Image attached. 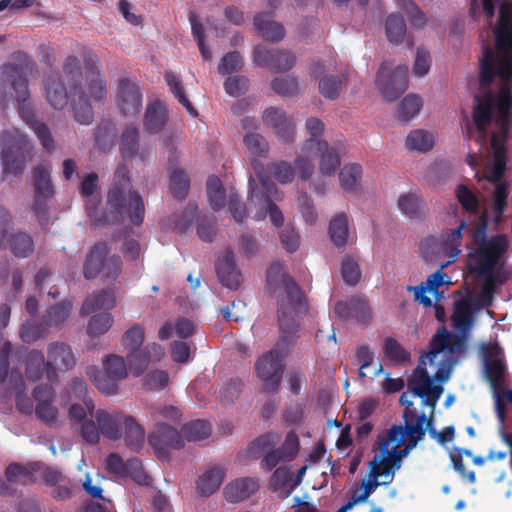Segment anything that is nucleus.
I'll list each match as a JSON object with an SVG mask.
<instances>
[{"label":"nucleus","mask_w":512,"mask_h":512,"mask_svg":"<svg viewBox=\"0 0 512 512\" xmlns=\"http://www.w3.org/2000/svg\"><path fill=\"white\" fill-rule=\"evenodd\" d=\"M116 106L124 117H135L142 109L143 95L138 84L130 78H120L116 88Z\"/></svg>","instance_id":"nucleus-13"},{"label":"nucleus","mask_w":512,"mask_h":512,"mask_svg":"<svg viewBox=\"0 0 512 512\" xmlns=\"http://www.w3.org/2000/svg\"><path fill=\"white\" fill-rule=\"evenodd\" d=\"M482 281L481 290L475 299L477 308H487L492 305L494 293L498 286L505 284L510 276H475Z\"/></svg>","instance_id":"nucleus-34"},{"label":"nucleus","mask_w":512,"mask_h":512,"mask_svg":"<svg viewBox=\"0 0 512 512\" xmlns=\"http://www.w3.org/2000/svg\"><path fill=\"white\" fill-rule=\"evenodd\" d=\"M109 248L105 242L96 243L87 254L83 274L88 280L96 278L102 271Z\"/></svg>","instance_id":"nucleus-32"},{"label":"nucleus","mask_w":512,"mask_h":512,"mask_svg":"<svg viewBox=\"0 0 512 512\" xmlns=\"http://www.w3.org/2000/svg\"><path fill=\"white\" fill-rule=\"evenodd\" d=\"M329 236L338 247H344L348 238V218L345 213L337 214L329 224Z\"/></svg>","instance_id":"nucleus-43"},{"label":"nucleus","mask_w":512,"mask_h":512,"mask_svg":"<svg viewBox=\"0 0 512 512\" xmlns=\"http://www.w3.org/2000/svg\"><path fill=\"white\" fill-rule=\"evenodd\" d=\"M157 457L164 461L169 459L168 448L179 450L184 447V437L173 426L158 422L154 431L148 437Z\"/></svg>","instance_id":"nucleus-14"},{"label":"nucleus","mask_w":512,"mask_h":512,"mask_svg":"<svg viewBox=\"0 0 512 512\" xmlns=\"http://www.w3.org/2000/svg\"><path fill=\"white\" fill-rule=\"evenodd\" d=\"M37 67L36 62L25 52L12 54L11 60L0 67L1 82L13 89L21 119L30 126L43 148L52 153L55 143L49 127L37 120L30 102L28 75Z\"/></svg>","instance_id":"nucleus-4"},{"label":"nucleus","mask_w":512,"mask_h":512,"mask_svg":"<svg viewBox=\"0 0 512 512\" xmlns=\"http://www.w3.org/2000/svg\"><path fill=\"white\" fill-rule=\"evenodd\" d=\"M184 437L189 442L200 441L210 436L211 425L205 420H195L182 427Z\"/></svg>","instance_id":"nucleus-54"},{"label":"nucleus","mask_w":512,"mask_h":512,"mask_svg":"<svg viewBox=\"0 0 512 512\" xmlns=\"http://www.w3.org/2000/svg\"><path fill=\"white\" fill-rule=\"evenodd\" d=\"M255 370L263 381V390L268 393H276L284 370L283 355L279 347L276 346L260 357L255 364Z\"/></svg>","instance_id":"nucleus-12"},{"label":"nucleus","mask_w":512,"mask_h":512,"mask_svg":"<svg viewBox=\"0 0 512 512\" xmlns=\"http://www.w3.org/2000/svg\"><path fill=\"white\" fill-rule=\"evenodd\" d=\"M385 31L390 43L396 45L402 43L407 32V26L404 18L399 14H390L385 22Z\"/></svg>","instance_id":"nucleus-42"},{"label":"nucleus","mask_w":512,"mask_h":512,"mask_svg":"<svg viewBox=\"0 0 512 512\" xmlns=\"http://www.w3.org/2000/svg\"><path fill=\"white\" fill-rule=\"evenodd\" d=\"M410 396L411 395L408 392H403L399 399L400 404L405 407L403 413L404 425H402V430H408L411 426L421 425L425 435L427 429H430L433 425V414H431L430 418H427L424 412L419 413L417 408L414 406L413 401L410 400Z\"/></svg>","instance_id":"nucleus-28"},{"label":"nucleus","mask_w":512,"mask_h":512,"mask_svg":"<svg viewBox=\"0 0 512 512\" xmlns=\"http://www.w3.org/2000/svg\"><path fill=\"white\" fill-rule=\"evenodd\" d=\"M270 485L274 491H280L282 498H286L299 485V480L293 481L291 472L286 467H279L272 474Z\"/></svg>","instance_id":"nucleus-38"},{"label":"nucleus","mask_w":512,"mask_h":512,"mask_svg":"<svg viewBox=\"0 0 512 512\" xmlns=\"http://www.w3.org/2000/svg\"><path fill=\"white\" fill-rule=\"evenodd\" d=\"M120 153L125 160L136 156L141 161H146L150 155V150L146 147L140 148L139 128L135 124L126 125L120 136Z\"/></svg>","instance_id":"nucleus-22"},{"label":"nucleus","mask_w":512,"mask_h":512,"mask_svg":"<svg viewBox=\"0 0 512 512\" xmlns=\"http://www.w3.org/2000/svg\"><path fill=\"white\" fill-rule=\"evenodd\" d=\"M96 57L90 55L85 58V65L87 69V83L85 91L88 101L93 100L95 102H103L107 97V82L103 71L98 67L96 63Z\"/></svg>","instance_id":"nucleus-18"},{"label":"nucleus","mask_w":512,"mask_h":512,"mask_svg":"<svg viewBox=\"0 0 512 512\" xmlns=\"http://www.w3.org/2000/svg\"><path fill=\"white\" fill-rule=\"evenodd\" d=\"M163 355L164 350L158 344H152L145 349L130 351L127 354L129 370L134 376H140L146 370L150 360L159 361Z\"/></svg>","instance_id":"nucleus-27"},{"label":"nucleus","mask_w":512,"mask_h":512,"mask_svg":"<svg viewBox=\"0 0 512 512\" xmlns=\"http://www.w3.org/2000/svg\"><path fill=\"white\" fill-rule=\"evenodd\" d=\"M33 182L34 200L32 210L43 227L48 223V201L54 196L55 192L48 165L40 164L34 168Z\"/></svg>","instance_id":"nucleus-10"},{"label":"nucleus","mask_w":512,"mask_h":512,"mask_svg":"<svg viewBox=\"0 0 512 512\" xmlns=\"http://www.w3.org/2000/svg\"><path fill=\"white\" fill-rule=\"evenodd\" d=\"M168 121V111L160 101L149 103L143 120L145 130L150 134L160 133Z\"/></svg>","instance_id":"nucleus-33"},{"label":"nucleus","mask_w":512,"mask_h":512,"mask_svg":"<svg viewBox=\"0 0 512 512\" xmlns=\"http://www.w3.org/2000/svg\"><path fill=\"white\" fill-rule=\"evenodd\" d=\"M302 151L314 154L319 159L320 177L311 182V188L319 194H324L328 185L326 178L333 176L340 167V154L344 151L343 145L331 146L325 140L308 139L305 141Z\"/></svg>","instance_id":"nucleus-7"},{"label":"nucleus","mask_w":512,"mask_h":512,"mask_svg":"<svg viewBox=\"0 0 512 512\" xmlns=\"http://www.w3.org/2000/svg\"><path fill=\"white\" fill-rule=\"evenodd\" d=\"M104 372L117 380L127 376V368L124 359L118 355H110L103 361Z\"/></svg>","instance_id":"nucleus-62"},{"label":"nucleus","mask_w":512,"mask_h":512,"mask_svg":"<svg viewBox=\"0 0 512 512\" xmlns=\"http://www.w3.org/2000/svg\"><path fill=\"white\" fill-rule=\"evenodd\" d=\"M164 79L171 93L175 96V98H177L179 103L186 109V111L193 117L197 116L198 112L186 96L180 79L171 72H166Z\"/></svg>","instance_id":"nucleus-45"},{"label":"nucleus","mask_w":512,"mask_h":512,"mask_svg":"<svg viewBox=\"0 0 512 512\" xmlns=\"http://www.w3.org/2000/svg\"><path fill=\"white\" fill-rule=\"evenodd\" d=\"M226 476V469L213 466L204 471L196 480L197 493L205 498L213 495L221 486Z\"/></svg>","instance_id":"nucleus-30"},{"label":"nucleus","mask_w":512,"mask_h":512,"mask_svg":"<svg viewBox=\"0 0 512 512\" xmlns=\"http://www.w3.org/2000/svg\"><path fill=\"white\" fill-rule=\"evenodd\" d=\"M279 437L275 434H264L256 438L250 447L251 454L258 458L260 454H265L261 466L266 471L273 470L280 462H284V457L278 449L273 447L278 443Z\"/></svg>","instance_id":"nucleus-17"},{"label":"nucleus","mask_w":512,"mask_h":512,"mask_svg":"<svg viewBox=\"0 0 512 512\" xmlns=\"http://www.w3.org/2000/svg\"><path fill=\"white\" fill-rule=\"evenodd\" d=\"M207 197L213 210L219 211L225 206V188L217 176H210L206 183Z\"/></svg>","instance_id":"nucleus-50"},{"label":"nucleus","mask_w":512,"mask_h":512,"mask_svg":"<svg viewBox=\"0 0 512 512\" xmlns=\"http://www.w3.org/2000/svg\"><path fill=\"white\" fill-rule=\"evenodd\" d=\"M128 415L120 412H107L98 410L95 418L102 435L111 440H117L121 437V427L124 425Z\"/></svg>","instance_id":"nucleus-29"},{"label":"nucleus","mask_w":512,"mask_h":512,"mask_svg":"<svg viewBox=\"0 0 512 512\" xmlns=\"http://www.w3.org/2000/svg\"><path fill=\"white\" fill-rule=\"evenodd\" d=\"M503 98L504 99L501 100L500 106H494V109L496 110L494 117L496 130L491 136L493 165L489 172L484 176L488 182L495 184V189L492 195V209L494 212H499L500 214H504L507 208L508 185L505 182H501V179L506 170V142L511 125V107H509V97L504 96Z\"/></svg>","instance_id":"nucleus-6"},{"label":"nucleus","mask_w":512,"mask_h":512,"mask_svg":"<svg viewBox=\"0 0 512 512\" xmlns=\"http://www.w3.org/2000/svg\"><path fill=\"white\" fill-rule=\"evenodd\" d=\"M455 195L465 211L471 214L478 211L479 199L466 185L459 184L455 190Z\"/></svg>","instance_id":"nucleus-60"},{"label":"nucleus","mask_w":512,"mask_h":512,"mask_svg":"<svg viewBox=\"0 0 512 512\" xmlns=\"http://www.w3.org/2000/svg\"><path fill=\"white\" fill-rule=\"evenodd\" d=\"M123 426L125 429V445L132 450H139L144 443V429L136 422L135 418L132 416H127Z\"/></svg>","instance_id":"nucleus-40"},{"label":"nucleus","mask_w":512,"mask_h":512,"mask_svg":"<svg viewBox=\"0 0 512 512\" xmlns=\"http://www.w3.org/2000/svg\"><path fill=\"white\" fill-rule=\"evenodd\" d=\"M488 218L483 212L478 220L470 225L465 221L453 228L445 230L441 235V248L452 261L461 253L462 231L465 229L469 235L466 244L467 259L466 270L472 276H510L503 269L504 257L509 248V239L506 234L487 236Z\"/></svg>","instance_id":"nucleus-3"},{"label":"nucleus","mask_w":512,"mask_h":512,"mask_svg":"<svg viewBox=\"0 0 512 512\" xmlns=\"http://www.w3.org/2000/svg\"><path fill=\"white\" fill-rule=\"evenodd\" d=\"M5 476L8 482L21 485H29L35 483L36 478L33 473V468L26 467L19 463L10 464L5 471Z\"/></svg>","instance_id":"nucleus-47"},{"label":"nucleus","mask_w":512,"mask_h":512,"mask_svg":"<svg viewBox=\"0 0 512 512\" xmlns=\"http://www.w3.org/2000/svg\"><path fill=\"white\" fill-rule=\"evenodd\" d=\"M215 269L218 279L223 286L232 290L238 289L242 282V275L236 267L232 249L227 248L217 258Z\"/></svg>","instance_id":"nucleus-24"},{"label":"nucleus","mask_w":512,"mask_h":512,"mask_svg":"<svg viewBox=\"0 0 512 512\" xmlns=\"http://www.w3.org/2000/svg\"><path fill=\"white\" fill-rule=\"evenodd\" d=\"M259 489V481L255 477L236 478L223 488L224 499L229 503H240L249 499Z\"/></svg>","instance_id":"nucleus-25"},{"label":"nucleus","mask_w":512,"mask_h":512,"mask_svg":"<svg viewBox=\"0 0 512 512\" xmlns=\"http://www.w3.org/2000/svg\"><path fill=\"white\" fill-rule=\"evenodd\" d=\"M72 310V303L69 301H62L46 310L43 315V321L50 327H59L63 325Z\"/></svg>","instance_id":"nucleus-44"},{"label":"nucleus","mask_w":512,"mask_h":512,"mask_svg":"<svg viewBox=\"0 0 512 512\" xmlns=\"http://www.w3.org/2000/svg\"><path fill=\"white\" fill-rule=\"evenodd\" d=\"M1 165L4 175H21L31 147L27 138L18 131H4L0 136Z\"/></svg>","instance_id":"nucleus-9"},{"label":"nucleus","mask_w":512,"mask_h":512,"mask_svg":"<svg viewBox=\"0 0 512 512\" xmlns=\"http://www.w3.org/2000/svg\"><path fill=\"white\" fill-rule=\"evenodd\" d=\"M256 173L264 190L261 199L263 200V204L266 206V213L269 215L270 220L276 227H281L284 222V217L274 201L281 200L282 193L268 176L259 171Z\"/></svg>","instance_id":"nucleus-20"},{"label":"nucleus","mask_w":512,"mask_h":512,"mask_svg":"<svg viewBox=\"0 0 512 512\" xmlns=\"http://www.w3.org/2000/svg\"><path fill=\"white\" fill-rule=\"evenodd\" d=\"M44 96L55 110H62L68 104V92L59 73H50L44 80Z\"/></svg>","instance_id":"nucleus-26"},{"label":"nucleus","mask_w":512,"mask_h":512,"mask_svg":"<svg viewBox=\"0 0 512 512\" xmlns=\"http://www.w3.org/2000/svg\"><path fill=\"white\" fill-rule=\"evenodd\" d=\"M63 71L70 82V103L74 120L81 125H89L94 113L79 78L82 75L80 60L76 56H68L63 63Z\"/></svg>","instance_id":"nucleus-8"},{"label":"nucleus","mask_w":512,"mask_h":512,"mask_svg":"<svg viewBox=\"0 0 512 512\" xmlns=\"http://www.w3.org/2000/svg\"><path fill=\"white\" fill-rule=\"evenodd\" d=\"M87 374L102 394L107 396L117 394L119 380L94 367L89 368Z\"/></svg>","instance_id":"nucleus-46"},{"label":"nucleus","mask_w":512,"mask_h":512,"mask_svg":"<svg viewBox=\"0 0 512 512\" xmlns=\"http://www.w3.org/2000/svg\"><path fill=\"white\" fill-rule=\"evenodd\" d=\"M49 326L42 320L40 323L26 321L20 328V337L25 343H34L48 334Z\"/></svg>","instance_id":"nucleus-55"},{"label":"nucleus","mask_w":512,"mask_h":512,"mask_svg":"<svg viewBox=\"0 0 512 512\" xmlns=\"http://www.w3.org/2000/svg\"><path fill=\"white\" fill-rule=\"evenodd\" d=\"M271 88L280 96H293L298 93V82L294 77H276Z\"/></svg>","instance_id":"nucleus-64"},{"label":"nucleus","mask_w":512,"mask_h":512,"mask_svg":"<svg viewBox=\"0 0 512 512\" xmlns=\"http://www.w3.org/2000/svg\"><path fill=\"white\" fill-rule=\"evenodd\" d=\"M26 376L31 381L40 380L44 374L50 382L58 381V374L56 367L50 360L45 361L42 351L33 349L26 357Z\"/></svg>","instance_id":"nucleus-21"},{"label":"nucleus","mask_w":512,"mask_h":512,"mask_svg":"<svg viewBox=\"0 0 512 512\" xmlns=\"http://www.w3.org/2000/svg\"><path fill=\"white\" fill-rule=\"evenodd\" d=\"M113 323V317L109 312L99 313L91 317L87 326L90 337H99L105 334Z\"/></svg>","instance_id":"nucleus-58"},{"label":"nucleus","mask_w":512,"mask_h":512,"mask_svg":"<svg viewBox=\"0 0 512 512\" xmlns=\"http://www.w3.org/2000/svg\"><path fill=\"white\" fill-rule=\"evenodd\" d=\"M423 438L424 433L421 425L411 426L408 430H402V425L394 424L388 430V442L396 444L398 453L402 458L406 457Z\"/></svg>","instance_id":"nucleus-19"},{"label":"nucleus","mask_w":512,"mask_h":512,"mask_svg":"<svg viewBox=\"0 0 512 512\" xmlns=\"http://www.w3.org/2000/svg\"><path fill=\"white\" fill-rule=\"evenodd\" d=\"M362 176V167L352 163L345 165L339 172V183L343 190L354 191Z\"/></svg>","instance_id":"nucleus-52"},{"label":"nucleus","mask_w":512,"mask_h":512,"mask_svg":"<svg viewBox=\"0 0 512 512\" xmlns=\"http://www.w3.org/2000/svg\"><path fill=\"white\" fill-rule=\"evenodd\" d=\"M495 350L496 348L488 349L485 354L484 368L491 387L496 390L502 385L505 365L501 359L494 357Z\"/></svg>","instance_id":"nucleus-37"},{"label":"nucleus","mask_w":512,"mask_h":512,"mask_svg":"<svg viewBox=\"0 0 512 512\" xmlns=\"http://www.w3.org/2000/svg\"><path fill=\"white\" fill-rule=\"evenodd\" d=\"M335 315L343 321L354 320L367 325L372 319V310L366 297L353 296L344 301H338L334 306Z\"/></svg>","instance_id":"nucleus-16"},{"label":"nucleus","mask_w":512,"mask_h":512,"mask_svg":"<svg viewBox=\"0 0 512 512\" xmlns=\"http://www.w3.org/2000/svg\"><path fill=\"white\" fill-rule=\"evenodd\" d=\"M278 321L281 331V339L276 346L280 347L281 345H289L296 337L298 323L293 316H290L285 312V308L283 306L278 310Z\"/></svg>","instance_id":"nucleus-39"},{"label":"nucleus","mask_w":512,"mask_h":512,"mask_svg":"<svg viewBox=\"0 0 512 512\" xmlns=\"http://www.w3.org/2000/svg\"><path fill=\"white\" fill-rule=\"evenodd\" d=\"M190 187V179L185 171L181 169H172L170 171V191L173 197L184 199Z\"/></svg>","instance_id":"nucleus-53"},{"label":"nucleus","mask_w":512,"mask_h":512,"mask_svg":"<svg viewBox=\"0 0 512 512\" xmlns=\"http://www.w3.org/2000/svg\"><path fill=\"white\" fill-rule=\"evenodd\" d=\"M106 204L109 213L99 210L96 206H87V214L95 225L118 223L125 215L134 226H140L144 221V200L132 189L129 171L124 165L118 166L114 173Z\"/></svg>","instance_id":"nucleus-5"},{"label":"nucleus","mask_w":512,"mask_h":512,"mask_svg":"<svg viewBox=\"0 0 512 512\" xmlns=\"http://www.w3.org/2000/svg\"><path fill=\"white\" fill-rule=\"evenodd\" d=\"M389 62L382 63L376 77V86L387 101L399 98L408 88V67L397 66L388 73Z\"/></svg>","instance_id":"nucleus-11"},{"label":"nucleus","mask_w":512,"mask_h":512,"mask_svg":"<svg viewBox=\"0 0 512 512\" xmlns=\"http://www.w3.org/2000/svg\"><path fill=\"white\" fill-rule=\"evenodd\" d=\"M390 459L386 454L375 455L373 460L370 461V476L372 478H378L380 476L389 477V480L383 482V484H389L392 482L394 475L393 469L390 465Z\"/></svg>","instance_id":"nucleus-59"},{"label":"nucleus","mask_w":512,"mask_h":512,"mask_svg":"<svg viewBox=\"0 0 512 512\" xmlns=\"http://www.w3.org/2000/svg\"><path fill=\"white\" fill-rule=\"evenodd\" d=\"M434 146V138L432 134L425 130H414L410 132L406 138V147L409 150L419 152L430 151Z\"/></svg>","instance_id":"nucleus-51"},{"label":"nucleus","mask_w":512,"mask_h":512,"mask_svg":"<svg viewBox=\"0 0 512 512\" xmlns=\"http://www.w3.org/2000/svg\"><path fill=\"white\" fill-rule=\"evenodd\" d=\"M463 336L440 327L429 342V350L419 358L418 366L407 379L413 397L421 398V405L434 414L438 400L443 394L442 383L449 380L457 356L466 352Z\"/></svg>","instance_id":"nucleus-2"},{"label":"nucleus","mask_w":512,"mask_h":512,"mask_svg":"<svg viewBox=\"0 0 512 512\" xmlns=\"http://www.w3.org/2000/svg\"><path fill=\"white\" fill-rule=\"evenodd\" d=\"M268 169L274 178L281 184L292 182L295 176L294 167L286 161L272 163Z\"/></svg>","instance_id":"nucleus-63"},{"label":"nucleus","mask_w":512,"mask_h":512,"mask_svg":"<svg viewBox=\"0 0 512 512\" xmlns=\"http://www.w3.org/2000/svg\"><path fill=\"white\" fill-rule=\"evenodd\" d=\"M283 286L286 290L289 304L293 310L296 312L304 310V295L294 279L291 276H284Z\"/></svg>","instance_id":"nucleus-57"},{"label":"nucleus","mask_w":512,"mask_h":512,"mask_svg":"<svg viewBox=\"0 0 512 512\" xmlns=\"http://www.w3.org/2000/svg\"><path fill=\"white\" fill-rule=\"evenodd\" d=\"M343 80L338 76H324L319 81L320 94L329 100L338 98L342 89Z\"/></svg>","instance_id":"nucleus-61"},{"label":"nucleus","mask_w":512,"mask_h":512,"mask_svg":"<svg viewBox=\"0 0 512 512\" xmlns=\"http://www.w3.org/2000/svg\"><path fill=\"white\" fill-rule=\"evenodd\" d=\"M495 47L482 45L479 60V85L488 89L495 78L501 85L497 93L488 91L483 96L475 95L473 123L480 142L487 137V128L492 122L494 106H500L504 96L512 106V1H504L499 9L498 23L494 29Z\"/></svg>","instance_id":"nucleus-1"},{"label":"nucleus","mask_w":512,"mask_h":512,"mask_svg":"<svg viewBox=\"0 0 512 512\" xmlns=\"http://www.w3.org/2000/svg\"><path fill=\"white\" fill-rule=\"evenodd\" d=\"M115 295L111 290H101L88 296L81 307V314L89 315L97 310H109L115 306Z\"/></svg>","instance_id":"nucleus-36"},{"label":"nucleus","mask_w":512,"mask_h":512,"mask_svg":"<svg viewBox=\"0 0 512 512\" xmlns=\"http://www.w3.org/2000/svg\"><path fill=\"white\" fill-rule=\"evenodd\" d=\"M385 357L395 364H405L410 361L411 354L396 339L387 337L383 343Z\"/></svg>","instance_id":"nucleus-49"},{"label":"nucleus","mask_w":512,"mask_h":512,"mask_svg":"<svg viewBox=\"0 0 512 512\" xmlns=\"http://www.w3.org/2000/svg\"><path fill=\"white\" fill-rule=\"evenodd\" d=\"M263 123L272 127L278 138L285 143L292 142L295 135V124L291 118H288L286 113L275 107L267 108L262 116Z\"/></svg>","instance_id":"nucleus-23"},{"label":"nucleus","mask_w":512,"mask_h":512,"mask_svg":"<svg viewBox=\"0 0 512 512\" xmlns=\"http://www.w3.org/2000/svg\"><path fill=\"white\" fill-rule=\"evenodd\" d=\"M253 59L257 66L267 67L276 72L288 71L296 62L293 53L286 50L268 49L264 45H258L254 48Z\"/></svg>","instance_id":"nucleus-15"},{"label":"nucleus","mask_w":512,"mask_h":512,"mask_svg":"<svg viewBox=\"0 0 512 512\" xmlns=\"http://www.w3.org/2000/svg\"><path fill=\"white\" fill-rule=\"evenodd\" d=\"M399 209L410 218H419L426 211L425 204L416 193H406L400 195L398 199Z\"/></svg>","instance_id":"nucleus-41"},{"label":"nucleus","mask_w":512,"mask_h":512,"mask_svg":"<svg viewBox=\"0 0 512 512\" xmlns=\"http://www.w3.org/2000/svg\"><path fill=\"white\" fill-rule=\"evenodd\" d=\"M272 13H258L254 16L253 24L264 39L277 43L285 37V29L279 22L273 21Z\"/></svg>","instance_id":"nucleus-31"},{"label":"nucleus","mask_w":512,"mask_h":512,"mask_svg":"<svg viewBox=\"0 0 512 512\" xmlns=\"http://www.w3.org/2000/svg\"><path fill=\"white\" fill-rule=\"evenodd\" d=\"M421 108V98L415 94H408L399 104L398 119L408 122L420 112Z\"/></svg>","instance_id":"nucleus-56"},{"label":"nucleus","mask_w":512,"mask_h":512,"mask_svg":"<svg viewBox=\"0 0 512 512\" xmlns=\"http://www.w3.org/2000/svg\"><path fill=\"white\" fill-rule=\"evenodd\" d=\"M48 359L59 369L70 370L76 364V358L70 345L63 342H53L47 348Z\"/></svg>","instance_id":"nucleus-35"},{"label":"nucleus","mask_w":512,"mask_h":512,"mask_svg":"<svg viewBox=\"0 0 512 512\" xmlns=\"http://www.w3.org/2000/svg\"><path fill=\"white\" fill-rule=\"evenodd\" d=\"M10 250L15 257L27 258L34 252V241L27 233H15L10 238Z\"/></svg>","instance_id":"nucleus-48"}]
</instances>
